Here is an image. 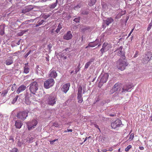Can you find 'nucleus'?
<instances>
[{"label":"nucleus","mask_w":152,"mask_h":152,"mask_svg":"<svg viewBox=\"0 0 152 152\" xmlns=\"http://www.w3.org/2000/svg\"><path fill=\"white\" fill-rule=\"evenodd\" d=\"M25 102L26 104L29 105L32 101L31 98L30 99V97L31 96V94L26 92L25 94Z\"/></svg>","instance_id":"obj_10"},{"label":"nucleus","mask_w":152,"mask_h":152,"mask_svg":"<svg viewBox=\"0 0 152 152\" xmlns=\"http://www.w3.org/2000/svg\"><path fill=\"white\" fill-rule=\"evenodd\" d=\"M13 63V61L12 58L7 59L6 61L5 64L7 65H10Z\"/></svg>","instance_id":"obj_22"},{"label":"nucleus","mask_w":152,"mask_h":152,"mask_svg":"<svg viewBox=\"0 0 152 152\" xmlns=\"http://www.w3.org/2000/svg\"><path fill=\"white\" fill-rule=\"evenodd\" d=\"M152 26V23H151L149 25L147 28V30L148 31H149L151 29Z\"/></svg>","instance_id":"obj_47"},{"label":"nucleus","mask_w":152,"mask_h":152,"mask_svg":"<svg viewBox=\"0 0 152 152\" xmlns=\"http://www.w3.org/2000/svg\"><path fill=\"white\" fill-rule=\"evenodd\" d=\"M16 88V86L15 84H14L12 86L11 90L12 91H14L15 90Z\"/></svg>","instance_id":"obj_48"},{"label":"nucleus","mask_w":152,"mask_h":152,"mask_svg":"<svg viewBox=\"0 0 152 152\" xmlns=\"http://www.w3.org/2000/svg\"><path fill=\"white\" fill-rule=\"evenodd\" d=\"M50 71V76L51 77L55 78L57 76V74L56 72L54 70H51Z\"/></svg>","instance_id":"obj_21"},{"label":"nucleus","mask_w":152,"mask_h":152,"mask_svg":"<svg viewBox=\"0 0 152 152\" xmlns=\"http://www.w3.org/2000/svg\"><path fill=\"white\" fill-rule=\"evenodd\" d=\"M123 124H122L121 121L119 119H117L111 124V126L113 129H116L120 127H122Z\"/></svg>","instance_id":"obj_7"},{"label":"nucleus","mask_w":152,"mask_h":152,"mask_svg":"<svg viewBox=\"0 0 152 152\" xmlns=\"http://www.w3.org/2000/svg\"><path fill=\"white\" fill-rule=\"evenodd\" d=\"M72 129H67L66 130H65L64 131L65 132H72Z\"/></svg>","instance_id":"obj_61"},{"label":"nucleus","mask_w":152,"mask_h":152,"mask_svg":"<svg viewBox=\"0 0 152 152\" xmlns=\"http://www.w3.org/2000/svg\"><path fill=\"white\" fill-rule=\"evenodd\" d=\"M54 83L53 79L52 78L48 79L44 82V87L46 89H48L53 86Z\"/></svg>","instance_id":"obj_5"},{"label":"nucleus","mask_w":152,"mask_h":152,"mask_svg":"<svg viewBox=\"0 0 152 152\" xmlns=\"http://www.w3.org/2000/svg\"><path fill=\"white\" fill-rule=\"evenodd\" d=\"M95 60V58L94 57H93L90 59L89 61L88 62L91 64V63L94 62Z\"/></svg>","instance_id":"obj_45"},{"label":"nucleus","mask_w":152,"mask_h":152,"mask_svg":"<svg viewBox=\"0 0 152 152\" xmlns=\"http://www.w3.org/2000/svg\"><path fill=\"white\" fill-rule=\"evenodd\" d=\"M90 44L91 43H89L88 44V45H87L86 47V48H87L89 47H92V46Z\"/></svg>","instance_id":"obj_62"},{"label":"nucleus","mask_w":152,"mask_h":152,"mask_svg":"<svg viewBox=\"0 0 152 152\" xmlns=\"http://www.w3.org/2000/svg\"><path fill=\"white\" fill-rule=\"evenodd\" d=\"M85 40V36L82 35L81 39V41L78 43V45L79 46L82 45L84 44V42Z\"/></svg>","instance_id":"obj_23"},{"label":"nucleus","mask_w":152,"mask_h":152,"mask_svg":"<svg viewBox=\"0 0 152 152\" xmlns=\"http://www.w3.org/2000/svg\"><path fill=\"white\" fill-rule=\"evenodd\" d=\"M101 5L102 7V8L103 9H105L106 8V5L104 2H102L101 3Z\"/></svg>","instance_id":"obj_43"},{"label":"nucleus","mask_w":152,"mask_h":152,"mask_svg":"<svg viewBox=\"0 0 152 152\" xmlns=\"http://www.w3.org/2000/svg\"><path fill=\"white\" fill-rule=\"evenodd\" d=\"M134 87L133 85L132 84H128L124 86L122 88V91L121 93L126 92H130L132 88Z\"/></svg>","instance_id":"obj_11"},{"label":"nucleus","mask_w":152,"mask_h":152,"mask_svg":"<svg viewBox=\"0 0 152 152\" xmlns=\"http://www.w3.org/2000/svg\"><path fill=\"white\" fill-rule=\"evenodd\" d=\"M121 84L120 83H116L113 87L110 90V93L113 94L115 92L120 91L121 90Z\"/></svg>","instance_id":"obj_8"},{"label":"nucleus","mask_w":152,"mask_h":152,"mask_svg":"<svg viewBox=\"0 0 152 152\" xmlns=\"http://www.w3.org/2000/svg\"><path fill=\"white\" fill-rule=\"evenodd\" d=\"M107 45L108 43H107L104 42L103 44L102 47L106 48Z\"/></svg>","instance_id":"obj_54"},{"label":"nucleus","mask_w":152,"mask_h":152,"mask_svg":"<svg viewBox=\"0 0 152 152\" xmlns=\"http://www.w3.org/2000/svg\"><path fill=\"white\" fill-rule=\"evenodd\" d=\"M46 103L48 105L53 106L56 104L57 101L56 96L53 94L48 95L46 97Z\"/></svg>","instance_id":"obj_1"},{"label":"nucleus","mask_w":152,"mask_h":152,"mask_svg":"<svg viewBox=\"0 0 152 152\" xmlns=\"http://www.w3.org/2000/svg\"><path fill=\"white\" fill-rule=\"evenodd\" d=\"M28 115V112L24 111L18 113L16 116L18 118L24 121Z\"/></svg>","instance_id":"obj_6"},{"label":"nucleus","mask_w":152,"mask_h":152,"mask_svg":"<svg viewBox=\"0 0 152 152\" xmlns=\"http://www.w3.org/2000/svg\"><path fill=\"white\" fill-rule=\"evenodd\" d=\"M104 83L102 82H101V81L100 80V81L99 83L98 87L99 88H101Z\"/></svg>","instance_id":"obj_49"},{"label":"nucleus","mask_w":152,"mask_h":152,"mask_svg":"<svg viewBox=\"0 0 152 152\" xmlns=\"http://www.w3.org/2000/svg\"><path fill=\"white\" fill-rule=\"evenodd\" d=\"M53 126L55 127H57L59 126V125L56 122H55L53 124Z\"/></svg>","instance_id":"obj_55"},{"label":"nucleus","mask_w":152,"mask_h":152,"mask_svg":"<svg viewBox=\"0 0 152 152\" xmlns=\"http://www.w3.org/2000/svg\"><path fill=\"white\" fill-rule=\"evenodd\" d=\"M100 76H102L100 80L103 83H105L107 81L109 77V74L107 73H105L103 75L101 74Z\"/></svg>","instance_id":"obj_12"},{"label":"nucleus","mask_w":152,"mask_h":152,"mask_svg":"<svg viewBox=\"0 0 152 152\" xmlns=\"http://www.w3.org/2000/svg\"><path fill=\"white\" fill-rule=\"evenodd\" d=\"M28 30H22L21 31L18 32V35L19 36H22L23 34L27 32Z\"/></svg>","instance_id":"obj_36"},{"label":"nucleus","mask_w":152,"mask_h":152,"mask_svg":"<svg viewBox=\"0 0 152 152\" xmlns=\"http://www.w3.org/2000/svg\"><path fill=\"white\" fill-rule=\"evenodd\" d=\"M9 140L11 141V142H13L14 141L13 137L12 136H10L9 137Z\"/></svg>","instance_id":"obj_50"},{"label":"nucleus","mask_w":152,"mask_h":152,"mask_svg":"<svg viewBox=\"0 0 152 152\" xmlns=\"http://www.w3.org/2000/svg\"><path fill=\"white\" fill-rule=\"evenodd\" d=\"M29 90L31 93L34 95H35V93L38 89V84L37 83L34 81L31 83L29 85Z\"/></svg>","instance_id":"obj_3"},{"label":"nucleus","mask_w":152,"mask_h":152,"mask_svg":"<svg viewBox=\"0 0 152 152\" xmlns=\"http://www.w3.org/2000/svg\"><path fill=\"white\" fill-rule=\"evenodd\" d=\"M80 69H78L77 68H75V73L76 75L77 73L80 71Z\"/></svg>","instance_id":"obj_59"},{"label":"nucleus","mask_w":152,"mask_h":152,"mask_svg":"<svg viewBox=\"0 0 152 152\" xmlns=\"http://www.w3.org/2000/svg\"><path fill=\"white\" fill-rule=\"evenodd\" d=\"M80 62L78 63V65L77 66V67L78 69H80L81 68V67H80Z\"/></svg>","instance_id":"obj_63"},{"label":"nucleus","mask_w":152,"mask_h":152,"mask_svg":"<svg viewBox=\"0 0 152 152\" xmlns=\"http://www.w3.org/2000/svg\"><path fill=\"white\" fill-rule=\"evenodd\" d=\"M94 126L96 128H98L99 130H100V129L99 127V126L98 125H97L96 124H94Z\"/></svg>","instance_id":"obj_64"},{"label":"nucleus","mask_w":152,"mask_h":152,"mask_svg":"<svg viewBox=\"0 0 152 152\" xmlns=\"http://www.w3.org/2000/svg\"><path fill=\"white\" fill-rule=\"evenodd\" d=\"M117 51L118 52L117 55L118 56H121V58L123 59H125V56L124 53V50H123V47L121 46L117 49L116 51Z\"/></svg>","instance_id":"obj_9"},{"label":"nucleus","mask_w":152,"mask_h":152,"mask_svg":"<svg viewBox=\"0 0 152 152\" xmlns=\"http://www.w3.org/2000/svg\"><path fill=\"white\" fill-rule=\"evenodd\" d=\"M44 22V20H41L40 21H38L37 23V24L35 25V27H37L38 26H40V25L42 24Z\"/></svg>","instance_id":"obj_32"},{"label":"nucleus","mask_w":152,"mask_h":152,"mask_svg":"<svg viewBox=\"0 0 152 152\" xmlns=\"http://www.w3.org/2000/svg\"><path fill=\"white\" fill-rule=\"evenodd\" d=\"M81 13L83 15H86L88 14L89 12L87 10H83L81 11Z\"/></svg>","instance_id":"obj_35"},{"label":"nucleus","mask_w":152,"mask_h":152,"mask_svg":"<svg viewBox=\"0 0 152 152\" xmlns=\"http://www.w3.org/2000/svg\"><path fill=\"white\" fill-rule=\"evenodd\" d=\"M8 92V91L7 90H4L2 93L1 94V95L3 96H5Z\"/></svg>","instance_id":"obj_40"},{"label":"nucleus","mask_w":152,"mask_h":152,"mask_svg":"<svg viewBox=\"0 0 152 152\" xmlns=\"http://www.w3.org/2000/svg\"><path fill=\"white\" fill-rule=\"evenodd\" d=\"M28 63L26 64H25V66L24 67V72L26 74L28 73L30 69L27 66H26V65H27Z\"/></svg>","instance_id":"obj_28"},{"label":"nucleus","mask_w":152,"mask_h":152,"mask_svg":"<svg viewBox=\"0 0 152 152\" xmlns=\"http://www.w3.org/2000/svg\"><path fill=\"white\" fill-rule=\"evenodd\" d=\"M77 99L78 100V103H82L83 101L82 94H77Z\"/></svg>","instance_id":"obj_30"},{"label":"nucleus","mask_w":152,"mask_h":152,"mask_svg":"<svg viewBox=\"0 0 152 152\" xmlns=\"http://www.w3.org/2000/svg\"><path fill=\"white\" fill-rule=\"evenodd\" d=\"M80 29L81 31L83 33L90 32L92 31L91 28L89 26H85Z\"/></svg>","instance_id":"obj_16"},{"label":"nucleus","mask_w":152,"mask_h":152,"mask_svg":"<svg viewBox=\"0 0 152 152\" xmlns=\"http://www.w3.org/2000/svg\"><path fill=\"white\" fill-rule=\"evenodd\" d=\"M128 64L125 59H123L121 58L117 63V67L118 69L122 71L125 69V67Z\"/></svg>","instance_id":"obj_2"},{"label":"nucleus","mask_w":152,"mask_h":152,"mask_svg":"<svg viewBox=\"0 0 152 152\" xmlns=\"http://www.w3.org/2000/svg\"><path fill=\"white\" fill-rule=\"evenodd\" d=\"M138 51H136V53L135 54H134V58H136L137 56L138 55Z\"/></svg>","instance_id":"obj_60"},{"label":"nucleus","mask_w":152,"mask_h":152,"mask_svg":"<svg viewBox=\"0 0 152 152\" xmlns=\"http://www.w3.org/2000/svg\"><path fill=\"white\" fill-rule=\"evenodd\" d=\"M26 86L23 85H21L17 89L16 91V93L18 94L21 92L25 90L26 89Z\"/></svg>","instance_id":"obj_19"},{"label":"nucleus","mask_w":152,"mask_h":152,"mask_svg":"<svg viewBox=\"0 0 152 152\" xmlns=\"http://www.w3.org/2000/svg\"><path fill=\"white\" fill-rule=\"evenodd\" d=\"M58 2V0H56L55 3L52 4H51L49 5V7L50 9H53L55 7L57 6Z\"/></svg>","instance_id":"obj_29"},{"label":"nucleus","mask_w":152,"mask_h":152,"mask_svg":"<svg viewBox=\"0 0 152 152\" xmlns=\"http://www.w3.org/2000/svg\"><path fill=\"white\" fill-rule=\"evenodd\" d=\"M126 10L124 11L122 10H119V13L115 17V18L118 19L120 18L122 15H125L126 14Z\"/></svg>","instance_id":"obj_20"},{"label":"nucleus","mask_w":152,"mask_h":152,"mask_svg":"<svg viewBox=\"0 0 152 152\" xmlns=\"http://www.w3.org/2000/svg\"><path fill=\"white\" fill-rule=\"evenodd\" d=\"M23 143L21 142L20 141H18L17 143V145L18 146L20 147L22 145Z\"/></svg>","instance_id":"obj_53"},{"label":"nucleus","mask_w":152,"mask_h":152,"mask_svg":"<svg viewBox=\"0 0 152 152\" xmlns=\"http://www.w3.org/2000/svg\"><path fill=\"white\" fill-rule=\"evenodd\" d=\"M82 88L81 86H80L78 89L77 94H82Z\"/></svg>","instance_id":"obj_34"},{"label":"nucleus","mask_w":152,"mask_h":152,"mask_svg":"<svg viewBox=\"0 0 152 152\" xmlns=\"http://www.w3.org/2000/svg\"><path fill=\"white\" fill-rule=\"evenodd\" d=\"M37 121L35 119H34L31 121L27 122L26 124L27 126L28 130L29 131L33 130L35 127V126L37 124Z\"/></svg>","instance_id":"obj_4"},{"label":"nucleus","mask_w":152,"mask_h":152,"mask_svg":"<svg viewBox=\"0 0 152 152\" xmlns=\"http://www.w3.org/2000/svg\"><path fill=\"white\" fill-rule=\"evenodd\" d=\"M96 1L97 0H89L88 5L90 7H92L95 4Z\"/></svg>","instance_id":"obj_25"},{"label":"nucleus","mask_w":152,"mask_h":152,"mask_svg":"<svg viewBox=\"0 0 152 152\" xmlns=\"http://www.w3.org/2000/svg\"><path fill=\"white\" fill-rule=\"evenodd\" d=\"M91 64L89 62H87L86 64H85V67H84V69H87L88 66L90 65Z\"/></svg>","instance_id":"obj_41"},{"label":"nucleus","mask_w":152,"mask_h":152,"mask_svg":"<svg viewBox=\"0 0 152 152\" xmlns=\"http://www.w3.org/2000/svg\"><path fill=\"white\" fill-rule=\"evenodd\" d=\"M36 72L37 74H38V73H39L38 71H40L41 69V68H40L39 67V66L37 65L36 67Z\"/></svg>","instance_id":"obj_38"},{"label":"nucleus","mask_w":152,"mask_h":152,"mask_svg":"<svg viewBox=\"0 0 152 152\" xmlns=\"http://www.w3.org/2000/svg\"><path fill=\"white\" fill-rule=\"evenodd\" d=\"M58 140V139H56L54 140H53V141H50V144H53L56 141H57Z\"/></svg>","instance_id":"obj_57"},{"label":"nucleus","mask_w":152,"mask_h":152,"mask_svg":"<svg viewBox=\"0 0 152 152\" xmlns=\"http://www.w3.org/2000/svg\"><path fill=\"white\" fill-rule=\"evenodd\" d=\"M74 21L76 22V23H79L80 22V18L78 17L77 18H75L74 20Z\"/></svg>","instance_id":"obj_46"},{"label":"nucleus","mask_w":152,"mask_h":152,"mask_svg":"<svg viewBox=\"0 0 152 152\" xmlns=\"http://www.w3.org/2000/svg\"><path fill=\"white\" fill-rule=\"evenodd\" d=\"M114 20L111 17L107 18L106 19L103 20L104 23L107 26H109L110 24L113 23Z\"/></svg>","instance_id":"obj_18"},{"label":"nucleus","mask_w":152,"mask_h":152,"mask_svg":"<svg viewBox=\"0 0 152 152\" xmlns=\"http://www.w3.org/2000/svg\"><path fill=\"white\" fill-rule=\"evenodd\" d=\"M52 45L51 44H50L48 46V48L49 50H50L51 48H52Z\"/></svg>","instance_id":"obj_58"},{"label":"nucleus","mask_w":152,"mask_h":152,"mask_svg":"<svg viewBox=\"0 0 152 152\" xmlns=\"http://www.w3.org/2000/svg\"><path fill=\"white\" fill-rule=\"evenodd\" d=\"M100 51L101 52V56H102L104 52L107 51V50L106 48L102 47V48L100 50Z\"/></svg>","instance_id":"obj_33"},{"label":"nucleus","mask_w":152,"mask_h":152,"mask_svg":"<svg viewBox=\"0 0 152 152\" xmlns=\"http://www.w3.org/2000/svg\"><path fill=\"white\" fill-rule=\"evenodd\" d=\"M81 7V5L80 4H77V5L74 7L75 9H77V8H80Z\"/></svg>","instance_id":"obj_52"},{"label":"nucleus","mask_w":152,"mask_h":152,"mask_svg":"<svg viewBox=\"0 0 152 152\" xmlns=\"http://www.w3.org/2000/svg\"><path fill=\"white\" fill-rule=\"evenodd\" d=\"M62 26L60 24H59L58 26V27L57 28V29L56 30V31L57 33H58L59 31L61 29V28Z\"/></svg>","instance_id":"obj_39"},{"label":"nucleus","mask_w":152,"mask_h":152,"mask_svg":"<svg viewBox=\"0 0 152 152\" xmlns=\"http://www.w3.org/2000/svg\"><path fill=\"white\" fill-rule=\"evenodd\" d=\"M134 133H132L129 137V139H131V140H132L133 139L134 137Z\"/></svg>","instance_id":"obj_56"},{"label":"nucleus","mask_w":152,"mask_h":152,"mask_svg":"<svg viewBox=\"0 0 152 152\" xmlns=\"http://www.w3.org/2000/svg\"><path fill=\"white\" fill-rule=\"evenodd\" d=\"M99 43V39H96L94 42H90V43H91V45L92 46V47H91L92 48L97 45Z\"/></svg>","instance_id":"obj_24"},{"label":"nucleus","mask_w":152,"mask_h":152,"mask_svg":"<svg viewBox=\"0 0 152 152\" xmlns=\"http://www.w3.org/2000/svg\"><path fill=\"white\" fill-rule=\"evenodd\" d=\"M33 7L32 5H29L25 9H23L22 10V13L26 14V15H28V12L33 9Z\"/></svg>","instance_id":"obj_14"},{"label":"nucleus","mask_w":152,"mask_h":152,"mask_svg":"<svg viewBox=\"0 0 152 152\" xmlns=\"http://www.w3.org/2000/svg\"><path fill=\"white\" fill-rule=\"evenodd\" d=\"M31 50H30L24 56V57L25 58H26L31 53Z\"/></svg>","instance_id":"obj_51"},{"label":"nucleus","mask_w":152,"mask_h":152,"mask_svg":"<svg viewBox=\"0 0 152 152\" xmlns=\"http://www.w3.org/2000/svg\"><path fill=\"white\" fill-rule=\"evenodd\" d=\"M146 56L145 57L146 60L147 61H148L150 60V58H151L152 56V54L151 52H148L147 53Z\"/></svg>","instance_id":"obj_26"},{"label":"nucleus","mask_w":152,"mask_h":152,"mask_svg":"<svg viewBox=\"0 0 152 152\" xmlns=\"http://www.w3.org/2000/svg\"><path fill=\"white\" fill-rule=\"evenodd\" d=\"M34 20L30 19L27 20H26L23 22L20 25V26H21L23 25L27 24L29 23V22H33Z\"/></svg>","instance_id":"obj_31"},{"label":"nucleus","mask_w":152,"mask_h":152,"mask_svg":"<svg viewBox=\"0 0 152 152\" xmlns=\"http://www.w3.org/2000/svg\"><path fill=\"white\" fill-rule=\"evenodd\" d=\"M132 146L131 145H128L127 147L125 148V151L126 152L128 151L129 149L132 148Z\"/></svg>","instance_id":"obj_44"},{"label":"nucleus","mask_w":152,"mask_h":152,"mask_svg":"<svg viewBox=\"0 0 152 152\" xmlns=\"http://www.w3.org/2000/svg\"><path fill=\"white\" fill-rule=\"evenodd\" d=\"M18 97V96L17 95L13 99L12 102V104H14L16 102Z\"/></svg>","instance_id":"obj_42"},{"label":"nucleus","mask_w":152,"mask_h":152,"mask_svg":"<svg viewBox=\"0 0 152 152\" xmlns=\"http://www.w3.org/2000/svg\"><path fill=\"white\" fill-rule=\"evenodd\" d=\"M4 27L2 25L0 26V35L3 36L4 34Z\"/></svg>","instance_id":"obj_27"},{"label":"nucleus","mask_w":152,"mask_h":152,"mask_svg":"<svg viewBox=\"0 0 152 152\" xmlns=\"http://www.w3.org/2000/svg\"><path fill=\"white\" fill-rule=\"evenodd\" d=\"M19 150L16 148H14L10 151V152H19Z\"/></svg>","instance_id":"obj_37"},{"label":"nucleus","mask_w":152,"mask_h":152,"mask_svg":"<svg viewBox=\"0 0 152 152\" xmlns=\"http://www.w3.org/2000/svg\"><path fill=\"white\" fill-rule=\"evenodd\" d=\"M70 85L69 83H66L61 88L62 91L66 93L69 90Z\"/></svg>","instance_id":"obj_15"},{"label":"nucleus","mask_w":152,"mask_h":152,"mask_svg":"<svg viewBox=\"0 0 152 152\" xmlns=\"http://www.w3.org/2000/svg\"><path fill=\"white\" fill-rule=\"evenodd\" d=\"M72 37V35L71 31H69L66 34L64 35L63 36V38L66 40H69L71 39Z\"/></svg>","instance_id":"obj_13"},{"label":"nucleus","mask_w":152,"mask_h":152,"mask_svg":"<svg viewBox=\"0 0 152 152\" xmlns=\"http://www.w3.org/2000/svg\"><path fill=\"white\" fill-rule=\"evenodd\" d=\"M23 125V123L20 120H17L15 121V126L17 129H20Z\"/></svg>","instance_id":"obj_17"}]
</instances>
